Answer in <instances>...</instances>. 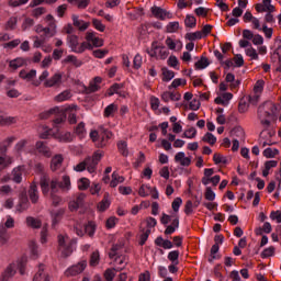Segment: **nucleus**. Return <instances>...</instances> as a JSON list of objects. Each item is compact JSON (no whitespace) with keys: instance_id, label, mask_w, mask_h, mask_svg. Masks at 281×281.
<instances>
[{"instance_id":"20","label":"nucleus","mask_w":281,"mask_h":281,"mask_svg":"<svg viewBox=\"0 0 281 281\" xmlns=\"http://www.w3.org/2000/svg\"><path fill=\"white\" fill-rule=\"evenodd\" d=\"M151 49H159L158 56L159 58H161V60H166V58H168V55L170 54L168 49H166V46H159L157 45V42H153Z\"/></svg>"},{"instance_id":"47","label":"nucleus","mask_w":281,"mask_h":281,"mask_svg":"<svg viewBox=\"0 0 281 281\" xmlns=\"http://www.w3.org/2000/svg\"><path fill=\"white\" fill-rule=\"evenodd\" d=\"M168 260L173 265H179V250H172L168 254Z\"/></svg>"},{"instance_id":"27","label":"nucleus","mask_w":281,"mask_h":281,"mask_svg":"<svg viewBox=\"0 0 281 281\" xmlns=\"http://www.w3.org/2000/svg\"><path fill=\"white\" fill-rule=\"evenodd\" d=\"M86 49H93V45L89 41L82 42L77 46V50H75V54H83Z\"/></svg>"},{"instance_id":"14","label":"nucleus","mask_w":281,"mask_h":281,"mask_svg":"<svg viewBox=\"0 0 281 281\" xmlns=\"http://www.w3.org/2000/svg\"><path fill=\"white\" fill-rule=\"evenodd\" d=\"M72 25L78 27L79 32H85L89 30V25H91V23L80 20L78 15H72Z\"/></svg>"},{"instance_id":"28","label":"nucleus","mask_w":281,"mask_h":281,"mask_svg":"<svg viewBox=\"0 0 281 281\" xmlns=\"http://www.w3.org/2000/svg\"><path fill=\"white\" fill-rule=\"evenodd\" d=\"M119 183H124V177L117 175V172H113L112 181L110 182L111 188H117Z\"/></svg>"},{"instance_id":"53","label":"nucleus","mask_w":281,"mask_h":281,"mask_svg":"<svg viewBox=\"0 0 281 281\" xmlns=\"http://www.w3.org/2000/svg\"><path fill=\"white\" fill-rule=\"evenodd\" d=\"M25 146H27V139H21L15 144L14 150L21 154L23 153V148H25Z\"/></svg>"},{"instance_id":"38","label":"nucleus","mask_w":281,"mask_h":281,"mask_svg":"<svg viewBox=\"0 0 281 281\" xmlns=\"http://www.w3.org/2000/svg\"><path fill=\"white\" fill-rule=\"evenodd\" d=\"M202 142H205L206 144H210L211 146H214L216 144V136L214 134L207 132L203 137Z\"/></svg>"},{"instance_id":"3","label":"nucleus","mask_w":281,"mask_h":281,"mask_svg":"<svg viewBox=\"0 0 281 281\" xmlns=\"http://www.w3.org/2000/svg\"><path fill=\"white\" fill-rule=\"evenodd\" d=\"M54 181L56 182V188H58V179H52L49 178V175L47 173H42L40 177V187L42 190V193L44 194V196H47V194H49V190L52 192V183H54Z\"/></svg>"},{"instance_id":"36","label":"nucleus","mask_w":281,"mask_h":281,"mask_svg":"<svg viewBox=\"0 0 281 281\" xmlns=\"http://www.w3.org/2000/svg\"><path fill=\"white\" fill-rule=\"evenodd\" d=\"M277 155H280V150L276 148H266L263 150V157H266L267 159H273V157H276Z\"/></svg>"},{"instance_id":"41","label":"nucleus","mask_w":281,"mask_h":281,"mask_svg":"<svg viewBox=\"0 0 281 281\" xmlns=\"http://www.w3.org/2000/svg\"><path fill=\"white\" fill-rule=\"evenodd\" d=\"M71 98V92L69 90H65L55 97L56 102H65V100H69Z\"/></svg>"},{"instance_id":"9","label":"nucleus","mask_w":281,"mask_h":281,"mask_svg":"<svg viewBox=\"0 0 281 281\" xmlns=\"http://www.w3.org/2000/svg\"><path fill=\"white\" fill-rule=\"evenodd\" d=\"M56 181L52 182V191H50V199H52V205L54 207H58V205H63V198L58 195V188H56Z\"/></svg>"},{"instance_id":"37","label":"nucleus","mask_w":281,"mask_h":281,"mask_svg":"<svg viewBox=\"0 0 281 281\" xmlns=\"http://www.w3.org/2000/svg\"><path fill=\"white\" fill-rule=\"evenodd\" d=\"M16 119L13 116H0V126H10V124H14Z\"/></svg>"},{"instance_id":"42","label":"nucleus","mask_w":281,"mask_h":281,"mask_svg":"<svg viewBox=\"0 0 281 281\" xmlns=\"http://www.w3.org/2000/svg\"><path fill=\"white\" fill-rule=\"evenodd\" d=\"M27 266V257H22L18 262V269L21 276H25V267Z\"/></svg>"},{"instance_id":"35","label":"nucleus","mask_w":281,"mask_h":281,"mask_svg":"<svg viewBox=\"0 0 281 281\" xmlns=\"http://www.w3.org/2000/svg\"><path fill=\"white\" fill-rule=\"evenodd\" d=\"M75 133L78 135V137L82 138L85 137V134L87 133V128L85 127V122H80L76 127H75Z\"/></svg>"},{"instance_id":"59","label":"nucleus","mask_w":281,"mask_h":281,"mask_svg":"<svg viewBox=\"0 0 281 281\" xmlns=\"http://www.w3.org/2000/svg\"><path fill=\"white\" fill-rule=\"evenodd\" d=\"M214 164H227V158L221 154H214L213 156Z\"/></svg>"},{"instance_id":"32","label":"nucleus","mask_w":281,"mask_h":281,"mask_svg":"<svg viewBox=\"0 0 281 281\" xmlns=\"http://www.w3.org/2000/svg\"><path fill=\"white\" fill-rule=\"evenodd\" d=\"M100 265V251L95 250L90 256V267H98Z\"/></svg>"},{"instance_id":"6","label":"nucleus","mask_w":281,"mask_h":281,"mask_svg":"<svg viewBox=\"0 0 281 281\" xmlns=\"http://www.w3.org/2000/svg\"><path fill=\"white\" fill-rule=\"evenodd\" d=\"M87 199V194L79 193L77 194L76 199L70 201L68 204V209L70 212H77L79 207H82L85 205V200Z\"/></svg>"},{"instance_id":"56","label":"nucleus","mask_w":281,"mask_h":281,"mask_svg":"<svg viewBox=\"0 0 281 281\" xmlns=\"http://www.w3.org/2000/svg\"><path fill=\"white\" fill-rule=\"evenodd\" d=\"M90 181L87 178H81L78 182V189L79 190H88L90 186Z\"/></svg>"},{"instance_id":"21","label":"nucleus","mask_w":281,"mask_h":281,"mask_svg":"<svg viewBox=\"0 0 281 281\" xmlns=\"http://www.w3.org/2000/svg\"><path fill=\"white\" fill-rule=\"evenodd\" d=\"M151 14H154V16H156V19H160V21H165L166 16L168 15L167 11L159 7H153Z\"/></svg>"},{"instance_id":"18","label":"nucleus","mask_w":281,"mask_h":281,"mask_svg":"<svg viewBox=\"0 0 281 281\" xmlns=\"http://www.w3.org/2000/svg\"><path fill=\"white\" fill-rule=\"evenodd\" d=\"M24 65H27V60L22 57H18L9 61V67L10 69H13V71H16V69L21 67H24Z\"/></svg>"},{"instance_id":"5","label":"nucleus","mask_w":281,"mask_h":281,"mask_svg":"<svg viewBox=\"0 0 281 281\" xmlns=\"http://www.w3.org/2000/svg\"><path fill=\"white\" fill-rule=\"evenodd\" d=\"M85 269H87V260H82V261L78 262L77 265L68 268L65 272V276H67V278H69V276H78V274L82 273V271H85Z\"/></svg>"},{"instance_id":"25","label":"nucleus","mask_w":281,"mask_h":281,"mask_svg":"<svg viewBox=\"0 0 281 281\" xmlns=\"http://www.w3.org/2000/svg\"><path fill=\"white\" fill-rule=\"evenodd\" d=\"M85 161L88 172H95V169L98 168L95 160L92 157H87Z\"/></svg>"},{"instance_id":"30","label":"nucleus","mask_w":281,"mask_h":281,"mask_svg":"<svg viewBox=\"0 0 281 281\" xmlns=\"http://www.w3.org/2000/svg\"><path fill=\"white\" fill-rule=\"evenodd\" d=\"M85 234H88L90 238H93L95 234V223L88 222V224L85 225Z\"/></svg>"},{"instance_id":"44","label":"nucleus","mask_w":281,"mask_h":281,"mask_svg":"<svg viewBox=\"0 0 281 281\" xmlns=\"http://www.w3.org/2000/svg\"><path fill=\"white\" fill-rule=\"evenodd\" d=\"M184 25L186 27H196V18L193 15H187L184 19Z\"/></svg>"},{"instance_id":"48","label":"nucleus","mask_w":281,"mask_h":281,"mask_svg":"<svg viewBox=\"0 0 281 281\" xmlns=\"http://www.w3.org/2000/svg\"><path fill=\"white\" fill-rule=\"evenodd\" d=\"M178 30H179V22H170L166 26V32H168V34H175V32H177Z\"/></svg>"},{"instance_id":"61","label":"nucleus","mask_w":281,"mask_h":281,"mask_svg":"<svg viewBox=\"0 0 281 281\" xmlns=\"http://www.w3.org/2000/svg\"><path fill=\"white\" fill-rule=\"evenodd\" d=\"M106 54H109V49H95L92 52L94 58H104Z\"/></svg>"},{"instance_id":"46","label":"nucleus","mask_w":281,"mask_h":281,"mask_svg":"<svg viewBox=\"0 0 281 281\" xmlns=\"http://www.w3.org/2000/svg\"><path fill=\"white\" fill-rule=\"evenodd\" d=\"M115 111H117V106L115 105V103L108 105L104 109V117H111V115H113Z\"/></svg>"},{"instance_id":"60","label":"nucleus","mask_w":281,"mask_h":281,"mask_svg":"<svg viewBox=\"0 0 281 281\" xmlns=\"http://www.w3.org/2000/svg\"><path fill=\"white\" fill-rule=\"evenodd\" d=\"M262 232H265V234H271V223L266 222L263 226L257 231V234L261 236Z\"/></svg>"},{"instance_id":"22","label":"nucleus","mask_w":281,"mask_h":281,"mask_svg":"<svg viewBox=\"0 0 281 281\" xmlns=\"http://www.w3.org/2000/svg\"><path fill=\"white\" fill-rule=\"evenodd\" d=\"M26 225L29 227H32L33 229H41L43 222H41V220H38L36 217L29 216V217H26Z\"/></svg>"},{"instance_id":"4","label":"nucleus","mask_w":281,"mask_h":281,"mask_svg":"<svg viewBox=\"0 0 281 281\" xmlns=\"http://www.w3.org/2000/svg\"><path fill=\"white\" fill-rule=\"evenodd\" d=\"M49 115H55L54 124H56V125L63 124L67 120V113L65 112V110H60V108H58V106L50 109L46 113V116H44V119L49 117Z\"/></svg>"},{"instance_id":"58","label":"nucleus","mask_w":281,"mask_h":281,"mask_svg":"<svg viewBox=\"0 0 281 281\" xmlns=\"http://www.w3.org/2000/svg\"><path fill=\"white\" fill-rule=\"evenodd\" d=\"M92 25L95 27L99 32H104L106 30V26L102 24V21L98 19H92Z\"/></svg>"},{"instance_id":"16","label":"nucleus","mask_w":281,"mask_h":281,"mask_svg":"<svg viewBox=\"0 0 281 281\" xmlns=\"http://www.w3.org/2000/svg\"><path fill=\"white\" fill-rule=\"evenodd\" d=\"M29 199L34 204L38 203V187L35 184V182L31 183L30 186Z\"/></svg>"},{"instance_id":"31","label":"nucleus","mask_w":281,"mask_h":281,"mask_svg":"<svg viewBox=\"0 0 281 281\" xmlns=\"http://www.w3.org/2000/svg\"><path fill=\"white\" fill-rule=\"evenodd\" d=\"M64 63H71L75 67H81L82 66V61L80 59H78V57H76L74 55H68L64 59Z\"/></svg>"},{"instance_id":"40","label":"nucleus","mask_w":281,"mask_h":281,"mask_svg":"<svg viewBox=\"0 0 281 281\" xmlns=\"http://www.w3.org/2000/svg\"><path fill=\"white\" fill-rule=\"evenodd\" d=\"M124 88V85L122 83H114L112 85L109 90H108V95H115V93H120V89H123Z\"/></svg>"},{"instance_id":"54","label":"nucleus","mask_w":281,"mask_h":281,"mask_svg":"<svg viewBox=\"0 0 281 281\" xmlns=\"http://www.w3.org/2000/svg\"><path fill=\"white\" fill-rule=\"evenodd\" d=\"M182 137H187V139H194L196 137V128L191 127L187 130L183 134Z\"/></svg>"},{"instance_id":"7","label":"nucleus","mask_w":281,"mask_h":281,"mask_svg":"<svg viewBox=\"0 0 281 281\" xmlns=\"http://www.w3.org/2000/svg\"><path fill=\"white\" fill-rule=\"evenodd\" d=\"M14 276H16V265L10 263L1 273L0 281H9L11 278H14Z\"/></svg>"},{"instance_id":"12","label":"nucleus","mask_w":281,"mask_h":281,"mask_svg":"<svg viewBox=\"0 0 281 281\" xmlns=\"http://www.w3.org/2000/svg\"><path fill=\"white\" fill-rule=\"evenodd\" d=\"M63 161H65V158L63 157V155L60 154L55 155L50 160L52 172H56V170H60L63 166Z\"/></svg>"},{"instance_id":"19","label":"nucleus","mask_w":281,"mask_h":281,"mask_svg":"<svg viewBox=\"0 0 281 281\" xmlns=\"http://www.w3.org/2000/svg\"><path fill=\"white\" fill-rule=\"evenodd\" d=\"M99 212H106L111 207V200L109 199V193H104V196L101 202L98 203Z\"/></svg>"},{"instance_id":"17","label":"nucleus","mask_w":281,"mask_h":281,"mask_svg":"<svg viewBox=\"0 0 281 281\" xmlns=\"http://www.w3.org/2000/svg\"><path fill=\"white\" fill-rule=\"evenodd\" d=\"M175 161L180 164V166H190V164H192V159L190 157H186V153L183 151L176 154Z\"/></svg>"},{"instance_id":"10","label":"nucleus","mask_w":281,"mask_h":281,"mask_svg":"<svg viewBox=\"0 0 281 281\" xmlns=\"http://www.w3.org/2000/svg\"><path fill=\"white\" fill-rule=\"evenodd\" d=\"M86 41H88V43H91L92 49L93 47H102L104 45V40L95 36V33L93 32H87Z\"/></svg>"},{"instance_id":"13","label":"nucleus","mask_w":281,"mask_h":281,"mask_svg":"<svg viewBox=\"0 0 281 281\" xmlns=\"http://www.w3.org/2000/svg\"><path fill=\"white\" fill-rule=\"evenodd\" d=\"M65 212H67L66 209H58L57 211L50 212V218L54 226L58 225L60 221H63V217L65 216Z\"/></svg>"},{"instance_id":"57","label":"nucleus","mask_w":281,"mask_h":281,"mask_svg":"<svg viewBox=\"0 0 281 281\" xmlns=\"http://www.w3.org/2000/svg\"><path fill=\"white\" fill-rule=\"evenodd\" d=\"M103 276L105 281H113L115 279V269H106Z\"/></svg>"},{"instance_id":"52","label":"nucleus","mask_w":281,"mask_h":281,"mask_svg":"<svg viewBox=\"0 0 281 281\" xmlns=\"http://www.w3.org/2000/svg\"><path fill=\"white\" fill-rule=\"evenodd\" d=\"M12 164V157L3 158V156H0V170H3L4 168H8Z\"/></svg>"},{"instance_id":"26","label":"nucleus","mask_w":281,"mask_h":281,"mask_svg":"<svg viewBox=\"0 0 281 281\" xmlns=\"http://www.w3.org/2000/svg\"><path fill=\"white\" fill-rule=\"evenodd\" d=\"M12 175V181H14V183H21V181H23V171L21 170V167L14 168Z\"/></svg>"},{"instance_id":"63","label":"nucleus","mask_w":281,"mask_h":281,"mask_svg":"<svg viewBox=\"0 0 281 281\" xmlns=\"http://www.w3.org/2000/svg\"><path fill=\"white\" fill-rule=\"evenodd\" d=\"M133 67L134 69H140L142 68V55L136 54L133 60Z\"/></svg>"},{"instance_id":"23","label":"nucleus","mask_w":281,"mask_h":281,"mask_svg":"<svg viewBox=\"0 0 281 281\" xmlns=\"http://www.w3.org/2000/svg\"><path fill=\"white\" fill-rule=\"evenodd\" d=\"M10 240V234H8V228L5 226L0 225V245H8Z\"/></svg>"},{"instance_id":"2","label":"nucleus","mask_w":281,"mask_h":281,"mask_svg":"<svg viewBox=\"0 0 281 281\" xmlns=\"http://www.w3.org/2000/svg\"><path fill=\"white\" fill-rule=\"evenodd\" d=\"M58 247L64 258H69V255L74 254V248H71V239H69V236L67 235H58Z\"/></svg>"},{"instance_id":"34","label":"nucleus","mask_w":281,"mask_h":281,"mask_svg":"<svg viewBox=\"0 0 281 281\" xmlns=\"http://www.w3.org/2000/svg\"><path fill=\"white\" fill-rule=\"evenodd\" d=\"M175 78V71L168 70V68H162V80L164 82H170Z\"/></svg>"},{"instance_id":"8","label":"nucleus","mask_w":281,"mask_h":281,"mask_svg":"<svg viewBox=\"0 0 281 281\" xmlns=\"http://www.w3.org/2000/svg\"><path fill=\"white\" fill-rule=\"evenodd\" d=\"M63 85V74L56 72L49 79L44 81V87L52 88V87H60Z\"/></svg>"},{"instance_id":"39","label":"nucleus","mask_w":281,"mask_h":281,"mask_svg":"<svg viewBox=\"0 0 281 281\" xmlns=\"http://www.w3.org/2000/svg\"><path fill=\"white\" fill-rule=\"evenodd\" d=\"M186 38L188 41H199V40L203 38V33L201 31H196L194 33H187Z\"/></svg>"},{"instance_id":"50","label":"nucleus","mask_w":281,"mask_h":281,"mask_svg":"<svg viewBox=\"0 0 281 281\" xmlns=\"http://www.w3.org/2000/svg\"><path fill=\"white\" fill-rule=\"evenodd\" d=\"M204 199L206 201H214L216 199V193L212 190V187H207L205 192H204Z\"/></svg>"},{"instance_id":"33","label":"nucleus","mask_w":281,"mask_h":281,"mask_svg":"<svg viewBox=\"0 0 281 281\" xmlns=\"http://www.w3.org/2000/svg\"><path fill=\"white\" fill-rule=\"evenodd\" d=\"M210 66V60L207 57H201L199 61L194 64L195 69H205V67Z\"/></svg>"},{"instance_id":"1","label":"nucleus","mask_w":281,"mask_h":281,"mask_svg":"<svg viewBox=\"0 0 281 281\" xmlns=\"http://www.w3.org/2000/svg\"><path fill=\"white\" fill-rule=\"evenodd\" d=\"M257 113L262 126L269 127L271 126L270 120H276V115H278V105L271 101H266L258 108Z\"/></svg>"},{"instance_id":"29","label":"nucleus","mask_w":281,"mask_h":281,"mask_svg":"<svg viewBox=\"0 0 281 281\" xmlns=\"http://www.w3.org/2000/svg\"><path fill=\"white\" fill-rule=\"evenodd\" d=\"M140 233L142 234L139 236V245L140 247H144V245H146V240H148V236H150V228L145 229L140 227Z\"/></svg>"},{"instance_id":"51","label":"nucleus","mask_w":281,"mask_h":281,"mask_svg":"<svg viewBox=\"0 0 281 281\" xmlns=\"http://www.w3.org/2000/svg\"><path fill=\"white\" fill-rule=\"evenodd\" d=\"M46 12L47 9H45V7H38L32 11V16H34V19H38V16H43Z\"/></svg>"},{"instance_id":"62","label":"nucleus","mask_w":281,"mask_h":281,"mask_svg":"<svg viewBox=\"0 0 281 281\" xmlns=\"http://www.w3.org/2000/svg\"><path fill=\"white\" fill-rule=\"evenodd\" d=\"M265 89V81L263 80H258L254 87L255 93H262V90Z\"/></svg>"},{"instance_id":"45","label":"nucleus","mask_w":281,"mask_h":281,"mask_svg":"<svg viewBox=\"0 0 281 281\" xmlns=\"http://www.w3.org/2000/svg\"><path fill=\"white\" fill-rule=\"evenodd\" d=\"M218 249H221V247L217 244H214L211 248V258L209 259V262H214V260H216L217 258H221L220 256H216V254H218Z\"/></svg>"},{"instance_id":"64","label":"nucleus","mask_w":281,"mask_h":281,"mask_svg":"<svg viewBox=\"0 0 281 281\" xmlns=\"http://www.w3.org/2000/svg\"><path fill=\"white\" fill-rule=\"evenodd\" d=\"M271 221H277V223H281V211H272L270 213Z\"/></svg>"},{"instance_id":"49","label":"nucleus","mask_w":281,"mask_h":281,"mask_svg":"<svg viewBox=\"0 0 281 281\" xmlns=\"http://www.w3.org/2000/svg\"><path fill=\"white\" fill-rule=\"evenodd\" d=\"M58 139H59V142H64L67 144L69 142H74V136L71 135V133L66 132L64 134H59Z\"/></svg>"},{"instance_id":"55","label":"nucleus","mask_w":281,"mask_h":281,"mask_svg":"<svg viewBox=\"0 0 281 281\" xmlns=\"http://www.w3.org/2000/svg\"><path fill=\"white\" fill-rule=\"evenodd\" d=\"M19 22V20L14 16L10 18L8 20V22L5 23L4 29L5 30H14V27H16V23Z\"/></svg>"},{"instance_id":"11","label":"nucleus","mask_w":281,"mask_h":281,"mask_svg":"<svg viewBox=\"0 0 281 281\" xmlns=\"http://www.w3.org/2000/svg\"><path fill=\"white\" fill-rule=\"evenodd\" d=\"M35 148L40 155H43L44 157H52V149L47 146V143L38 140L35 145Z\"/></svg>"},{"instance_id":"15","label":"nucleus","mask_w":281,"mask_h":281,"mask_svg":"<svg viewBox=\"0 0 281 281\" xmlns=\"http://www.w3.org/2000/svg\"><path fill=\"white\" fill-rule=\"evenodd\" d=\"M61 190L63 192H69L71 190V179L69 176H63L61 181H58L57 190Z\"/></svg>"},{"instance_id":"24","label":"nucleus","mask_w":281,"mask_h":281,"mask_svg":"<svg viewBox=\"0 0 281 281\" xmlns=\"http://www.w3.org/2000/svg\"><path fill=\"white\" fill-rule=\"evenodd\" d=\"M67 43H68L71 52L76 53V50L78 49V45H79L78 36L77 35H68Z\"/></svg>"},{"instance_id":"43","label":"nucleus","mask_w":281,"mask_h":281,"mask_svg":"<svg viewBox=\"0 0 281 281\" xmlns=\"http://www.w3.org/2000/svg\"><path fill=\"white\" fill-rule=\"evenodd\" d=\"M117 148H119L121 155H123V157L128 156V145L126 144V142L121 140L120 143H117Z\"/></svg>"}]
</instances>
